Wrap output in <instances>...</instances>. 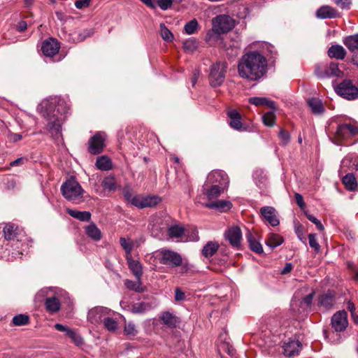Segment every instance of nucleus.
<instances>
[{
    "instance_id": "774afa93",
    "label": "nucleus",
    "mask_w": 358,
    "mask_h": 358,
    "mask_svg": "<svg viewBox=\"0 0 358 358\" xmlns=\"http://www.w3.org/2000/svg\"><path fill=\"white\" fill-rule=\"evenodd\" d=\"M55 328L59 331L65 332L66 335L69 334V331L71 330V329H69L68 327H66L62 324L58 323L55 325Z\"/></svg>"
},
{
    "instance_id": "e2e57ef3",
    "label": "nucleus",
    "mask_w": 358,
    "mask_h": 358,
    "mask_svg": "<svg viewBox=\"0 0 358 358\" xmlns=\"http://www.w3.org/2000/svg\"><path fill=\"white\" fill-rule=\"evenodd\" d=\"M313 296H314V292H312V293L308 294L306 296H305L303 299L301 303L303 304L306 308L310 307V305L312 304Z\"/></svg>"
},
{
    "instance_id": "7ed1b4c3",
    "label": "nucleus",
    "mask_w": 358,
    "mask_h": 358,
    "mask_svg": "<svg viewBox=\"0 0 358 358\" xmlns=\"http://www.w3.org/2000/svg\"><path fill=\"white\" fill-rule=\"evenodd\" d=\"M329 138L338 145L354 144L358 141V123L352 122L338 124L335 131L329 134Z\"/></svg>"
},
{
    "instance_id": "f03ea898",
    "label": "nucleus",
    "mask_w": 358,
    "mask_h": 358,
    "mask_svg": "<svg viewBox=\"0 0 358 358\" xmlns=\"http://www.w3.org/2000/svg\"><path fill=\"white\" fill-rule=\"evenodd\" d=\"M267 60L256 51L245 54L238 65L239 76L250 80L260 79L266 72Z\"/></svg>"
},
{
    "instance_id": "3c124183",
    "label": "nucleus",
    "mask_w": 358,
    "mask_h": 358,
    "mask_svg": "<svg viewBox=\"0 0 358 358\" xmlns=\"http://www.w3.org/2000/svg\"><path fill=\"white\" fill-rule=\"evenodd\" d=\"M103 325L106 329L110 331H115L117 327V322L110 317H103Z\"/></svg>"
},
{
    "instance_id": "7c9ffc66",
    "label": "nucleus",
    "mask_w": 358,
    "mask_h": 358,
    "mask_svg": "<svg viewBox=\"0 0 358 358\" xmlns=\"http://www.w3.org/2000/svg\"><path fill=\"white\" fill-rule=\"evenodd\" d=\"M249 103L256 106H265L272 109L275 108V102L265 97H251L249 99Z\"/></svg>"
},
{
    "instance_id": "ea45409f",
    "label": "nucleus",
    "mask_w": 358,
    "mask_h": 358,
    "mask_svg": "<svg viewBox=\"0 0 358 358\" xmlns=\"http://www.w3.org/2000/svg\"><path fill=\"white\" fill-rule=\"evenodd\" d=\"M96 166L101 171H108L112 169V162L108 157L101 156L97 158Z\"/></svg>"
},
{
    "instance_id": "2f4dec72",
    "label": "nucleus",
    "mask_w": 358,
    "mask_h": 358,
    "mask_svg": "<svg viewBox=\"0 0 358 358\" xmlns=\"http://www.w3.org/2000/svg\"><path fill=\"white\" fill-rule=\"evenodd\" d=\"M343 43L350 52L358 50V34L344 38Z\"/></svg>"
},
{
    "instance_id": "a18cd8bd",
    "label": "nucleus",
    "mask_w": 358,
    "mask_h": 358,
    "mask_svg": "<svg viewBox=\"0 0 358 358\" xmlns=\"http://www.w3.org/2000/svg\"><path fill=\"white\" fill-rule=\"evenodd\" d=\"M198 27H199V24H198V22L196 19H193L192 20H190L189 22H188L185 25V31L187 34H194L197 29H198Z\"/></svg>"
},
{
    "instance_id": "aec40b11",
    "label": "nucleus",
    "mask_w": 358,
    "mask_h": 358,
    "mask_svg": "<svg viewBox=\"0 0 358 358\" xmlns=\"http://www.w3.org/2000/svg\"><path fill=\"white\" fill-rule=\"evenodd\" d=\"M120 244L125 252V257H131V252L134 248H138L140 243L138 241H133L129 238L120 237Z\"/></svg>"
},
{
    "instance_id": "39448f33",
    "label": "nucleus",
    "mask_w": 358,
    "mask_h": 358,
    "mask_svg": "<svg viewBox=\"0 0 358 358\" xmlns=\"http://www.w3.org/2000/svg\"><path fill=\"white\" fill-rule=\"evenodd\" d=\"M227 69V64L224 62H219L211 65L208 79L212 87L220 86L224 83Z\"/></svg>"
},
{
    "instance_id": "393cba45",
    "label": "nucleus",
    "mask_w": 358,
    "mask_h": 358,
    "mask_svg": "<svg viewBox=\"0 0 358 358\" xmlns=\"http://www.w3.org/2000/svg\"><path fill=\"white\" fill-rule=\"evenodd\" d=\"M160 320L162 323L169 328H175L177 324L180 322V320L178 317L168 311L162 313Z\"/></svg>"
},
{
    "instance_id": "f257e3e1",
    "label": "nucleus",
    "mask_w": 358,
    "mask_h": 358,
    "mask_svg": "<svg viewBox=\"0 0 358 358\" xmlns=\"http://www.w3.org/2000/svg\"><path fill=\"white\" fill-rule=\"evenodd\" d=\"M44 110L42 111L43 116L46 119V129L52 136L58 138L61 135L62 126L65 122L69 107L64 100L57 101H45L42 104Z\"/></svg>"
},
{
    "instance_id": "72a5a7b5",
    "label": "nucleus",
    "mask_w": 358,
    "mask_h": 358,
    "mask_svg": "<svg viewBox=\"0 0 358 358\" xmlns=\"http://www.w3.org/2000/svg\"><path fill=\"white\" fill-rule=\"evenodd\" d=\"M222 33L215 30V27L213 26L212 29L209 30L206 36V41L210 45H215L220 41V34Z\"/></svg>"
},
{
    "instance_id": "423d86ee",
    "label": "nucleus",
    "mask_w": 358,
    "mask_h": 358,
    "mask_svg": "<svg viewBox=\"0 0 358 358\" xmlns=\"http://www.w3.org/2000/svg\"><path fill=\"white\" fill-rule=\"evenodd\" d=\"M335 92L343 98L348 100L358 99V85L351 80L345 79L334 87Z\"/></svg>"
},
{
    "instance_id": "680f3d73",
    "label": "nucleus",
    "mask_w": 358,
    "mask_h": 358,
    "mask_svg": "<svg viewBox=\"0 0 358 358\" xmlns=\"http://www.w3.org/2000/svg\"><path fill=\"white\" fill-rule=\"evenodd\" d=\"M279 137L281 139L283 145H286L290 139V135L289 132L284 129H280L279 132Z\"/></svg>"
},
{
    "instance_id": "a19ab883",
    "label": "nucleus",
    "mask_w": 358,
    "mask_h": 358,
    "mask_svg": "<svg viewBox=\"0 0 358 358\" xmlns=\"http://www.w3.org/2000/svg\"><path fill=\"white\" fill-rule=\"evenodd\" d=\"M282 237L277 234H270L266 241V245L271 248H275L279 246L282 243Z\"/></svg>"
},
{
    "instance_id": "cd10ccee",
    "label": "nucleus",
    "mask_w": 358,
    "mask_h": 358,
    "mask_svg": "<svg viewBox=\"0 0 358 358\" xmlns=\"http://www.w3.org/2000/svg\"><path fill=\"white\" fill-rule=\"evenodd\" d=\"M328 55L331 58L343 59L346 55V51L340 45H333L328 50Z\"/></svg>"
},
{
    "instance_id": "603ef678",
    "label": "nucleus",
    "mask_w": 358,
    "mask_h": 358,
    "mask_svg": "<svg viewBox=\"0 0 358 358\" xmlns=\"http://www.w3.org/2000/svg\"><path fill=\"white\" fill-rule=\"evenodd\" d=\"M160 31L161 36L164 41L170 42L173 39L172 33L164 24H160Z\"/></svg>"
},
{
    "instance_id": "20e7f679",
    "label": "nucleus",
    "mask_w": 358,
    "mask_h": 358,
    "mask_svg": "<svg viewBox=\"0 0 358 358\" xmlns=\"http://www.w3.org/2000/svg\"><path fill=\"white\" fill-rule=\"evenodd\" d=\"M61 192L66 199L73 203L83 201L84 190L74 178L66 181L61 187Z\"/></svg>"
},
{
    "instance_id": "5701e85b",
    "label": "nucleus",
    "mask_w": 358,
    "mask_h": 358,
    "mask_svg": "<svg viewBox=\"0 0 358 358\" xmlns=\"http://www.w3.org/2000/svg\"><path fill=\"white\" fill-rule=\"evenodd\" d=\"M153 306L150 302H137L131 305L130 311L133 314H144L153 308Z\"/></svg>"
},
{
    "instance_id": "9d476101",
    "label": "nucleus",
    "mask_w": 358,
    "mask_h": 358,
    "mask_svg": "<svg viewBox=\"0 0 358 358\" xmlns=\"http://www.w3.org/2000/svg\"><path fill=\"white\" fill-rule=\"evenodd\" d=\"M348 324V314L345 310L336 313L331 318L332 328L336 331H343Z\"/></svg>"
},
{
    "instance_id": "69168bd1",
    "label": "nucleus",
    "mask_w": 358,
    "mask_h": 358,
    "mask_svg": "<svg viewBox=\"0 0 358 358\" xmlns=\"http://www.w3.org/2000/svg\"><path fill=\"white\" fill-rule=\"evenodd\" d=\"M90 0H77L75 2V6L77 8L81 9L85 7H87L90 4Z\"/></svg>"
},
{
    "instance_id": "a211bd4d",
    "label": "nucleus",
    "mask_w": 358,
    "mask_h": 358,
    "mask_svg": "<svg viewBox=\"0 0 358 358\" xmlns=\"http://www.w3.org/2000/svg\"><path fill=\"white\" fill-rule=\"evenodd\" d=\"M301 343L298 340L289 339L283 345L284 354L287 357H292L299 354L301 349Z\"/></svg>"
},
{
    "instance_id": "473e14b6",
    "label": "nucleus",
    "mask_w": 358,
    "mask_h": 358,
    "mask_svg": "<svg viewBox=\"0 0 358 358\" xmlns=\"http://www.w3.org/2000/svg\"><path fill=\"white\" fill-rule=\"evenodd\" d=\"M101 185L105 189L109 192H115L120 187L113 176H108L104 178Z\"/></svg>"
},
{
    "instance_id": "052dcab7",
    "label": "nucleus",
    "mask_w": 358,
    "mask_h": 358,
    "mask_svg": "<svg viewBox=\"0 0 358 358\" xmlns=\"http://www.w3.org/2000/svg\"><path fill=\"white\" fill-rule=\"evenodd\" d=\"M295 232L299 239L303 243H306V239L305 237L304 229L301 224H298L297 226H296Z\"/></svg>"
},
{
    "instance_id": "412c9836",
    "label": "nucleus",
    "mask_w": 358,
    "mask_h": 358,
    "mask_svg": "<svg viewBox=\"0 0 358 358\" xmlns=\"http://www.w3.org/2000/svg\"><path fill=\"white\" fill-rule=\"evenodd\" d=\"M230 118L229 125L233 129L241 131L243 129L241 115L236 110H230L227 113Z\"/></svg>"
},
{
    "instance_id": "4c0bfd02",
    "label": "nucleus",
    "mask_w": 358,
    "mask_h": 358,
    "mask_svg": "<svg viewBox=\"0 0 358 358\" xmlns=\"http://www.w3.org/2000/svg\"><path fill=\"white\" fill-rule=\"evenodd\" d=\"M246 238L249 243L250 248L253 252L258 254L263 252L262 245L256 240L255 237L250 231L246 234Z\"/></svg>"
},
{
    "instance_id": "79ce46f5",
    "label": "nucleus",
    "mask_w": 358,
    "mask_h": 358,
    "mask_svg": "<svg viewBox=\"0 0 358 358\" xmlns=\"http://www.w3.org/2000/svg\"><path fill=\"white\" fill-rule=\"evenodd\" d=\"M222 188L218 185H212L209 189H207L205 192L209 202L213 201V200L216 199L221 194Z\"/></svg>"
},
{
    "instance_id": "09e8293b",
    "label": "nucleus",
    "mask_w": 358,
    "mask_h": 358,
    "mask_svg": "<svg viewBox=\"0 0 358 358\" xmlns=\"http://www.w3.org/2000/svg\"><path fill=\"white\" fill-rule=\"evenodd\" d=\"M124 333L126 336L131 338L137 335L138 330L136 328V325L133 322H129L125 324Z\"/></svg>"
},
{
    "instance_id": "c9c22d12",
    "label": "nucleus",
    "mask_w": 358,
    "mask_h": 358,
    "mask_svg": "<svg viewBox=\"0 0 358 358\" xmlns=\"http://www.w3.org/2000/svg\"><path fill=\"white\" fill-rule=\"evenodd\" d=\"M85 232L87 235L94 241H99L101 238V232L94 223L85 227Z\"/></svg>"
},
{
    "instance_id": "6ab92c4d",
    "label": "nucleus",
    "mask_w": 358,
    "mask_h": 358,
    "mask_svg": "<svg viewBox=\"0 0 358 358\" xmlns=\"http://www.w3.org/2000/svg\"><path fill=\"white\" fill-rule=\"evenodd\" d=\"M335 301V292L333 291H328L319 296L318 305L324 307L325 309H329L333 307Z\"/></svg>"
},
{
    "instance_id": "b1692460",
    "label": "nucleus",
    "mask_w": 358,
    "mask_h": 358,
    "mask_svg": "<svg viewBox=\"0 0 358 358\" xmlns=\"http://www.w3.org/2000/svg\"><path fill=\"white\" fill-rule=\"evenodd\" d=\"M129 269L131 271L133 274L135 275L137 280H141L143 269L141 264L137 261L134 260L132 257H129L126 258Z\"/></svg>"
},
{
    "instance_id": "13d9d810",
    "label": "nucleus",
    "mask_w": 358,
    "mask_h": 358,
    "mask_svg": "<svg viewBox=\"0 0 358 358\" xmlns=\"http://www.w3.org/2000/svg\"><path fill=\"white\" fill-rule=\"evenodd\" d=\"M178 2H181L182 0H176ZM173 0H157V3L159 7L163 10H167L171 8Z\"/></svg>"
},
{
    "instance_id": "6e6d98bb",
    "label": "nucleus",
    "mask_w": 358,
    "mask_h": 358,
    "mask_svg": "<svg viewBox=\"0 0 358 358\" xmlns=\"http://www.w3.org/2000/svg\"><path fill=\"white\" fill-rule=\"evenodd\" d=\"M334 3L343 10H348L352 5V0H333Z\"/></svg>"
},
{
    "instance_id": "bf43d9fd",
    "label": "nucleus",
    "mask_w": 358,
    "mask_h": 358,
    "mask_svg": "<svg viewBox=\"0 0 358 358\" xmlns=\"http://www.w3.org/2000/svg\"><path fill=\"white\" fill-rule=\"evenodd\" d=\"M306 216L310 222H312L313 223H314L315 224V226L318 230H320V231L324 230V226L322 225L321 222L319 220H317L315 217H314L313 215H312L310 214H308V213H306Z\"/></svg>"
},
{
    "instance_id": "f8f14e48",
    "label": "nucleus",
    "mask_w": 358,
    "mask_h": 358,
    "mask_svg": "<svg viewBox=\"0 0 358 358\" xmlns=\"http://www.w3.org/2000/svg\"><path fill=\"white\" fill-rule=\"evenodd\" d=\"M104 141L105 134L103 133L96 134L89 141V152L93 155L99 154L103 150Z\"/></svg>"
},
{
    "instance_id": "1a4fd4ad",
    "label": "nucleus",
    "mask_w": 358,
    "mask_h": 358,
    "mask_svg": "<svg viewBox=\"0 0 358 358\" xmlns=\"http://www.w3.org/2000/svg\"><path fill=\"white\" fill-rule=\"evenodd\" d=\"M4 238L7 241H13L16 243L14 246L16 249H20L18 242L22 241V238H24V232L20 230L18 227L13 224H7L3 228Z\"/></svg>"
},
{
    "instance_id": "37998d69",
    "label": "nucleus",
    "mask_w": 358,
    "mask_h": 358,
    "mask_svg": "<svg viewBox=\"0 0 358 358\" xmlns=\"http://www.w3.org/2000/svg\"><path fill=\"white\" fill-rule=\"evenodd\" d=\"M184 228L179 225L171 226L168 229V234L171 238H180L184 234Z\"/></svg>"
},
{
    "instance_id": "dca6fc26",
    "label": "nucleus",
    "mask_w": 358,
    "mask_h": 358,
    "mask_svg": "<svg viewBox=\"0 0 358 358\" xmlns=\"http://www.w3.org/2000/svg\"><path fill=\"white\" fill-rule=\"evenodd\" d=\"M260 212L264 219L273 227H276L280 224L276 210L273 207L264 206L261 208Z\"/></svg>"
},
{
    "instance_id": "49530a36",
    "label": "nucleus",
    "mask_w": 358,
    "mask_h": 358,
    "mask_svg": "<svg viewBox=\"0 0 358 358\" xmlns=\"http://www.w3.org/2000/svg\"><path fill=\"white\" fill-rule=\"evenodd\" d=\"M264 124L268 127H273L275 122V115L273 111H268L262 116Z\"/></svg>"
},
{
    "instance_id": "58836bf2",
    "label": "nucleus",
    "mask_w": 358,
    "mask_h": 358,
    "mask_svg": "<svg viewBox=\"0 0 358 358\" xmlns=\"http://www.w3.org/2000/svg\"><path fill=\"white\" fill-rule=\"evenodd\" d=\"M308 103L312 112L315 114L322 113L324 110L323 103L319 99L312 98L308 100Z\"/></svg>"
},
{
    "instance_id": "de8ad7c7",
    "label": "nucleus",
    "mask_w": 358,
    "mask_h": 358,
    "mask_svg": "<svg viewBox=\"0 0 358 358\" xmlns=\"http://www.w3.org/2000/svg\"><path fill=\"white\" fill-rule=\"evenodd\" d=\"M327 76H336L338 77L341 75L342 72L338 68V65L336 63H331L326 70Z\"/></svg>"
},
{
    "instance_id": "0e129e2a",
    "label": "nucleus",
    "mask_w": 358,
    "mask_h": 358,
    "mask_svg": "<svg viewBox=\"0 0 358 358\" xmlns=\"http://www.w3.org/2000/svg\"><path fill=\"white\" fill-rule=\"evenodd\" d=\"M91 219V213L88 211H81L78 220L83 222L90 221Z\"/></svg>"
},
{
    "instance_id": "a878e982",
    "label": "nucleus",
    "mask_w": 358,
    "mask_h": 358,
    "mask_svg": "<svg viewBox=\"0 0 358 358\" xmlns=\"http://www.w3.org/2000/svg\"><path fill=\"white\" fill-rule=\"evenodd\" d=\"M357 176L354 173H350L346 174L342 179L345 188L349 191H355L358 189Z\"/></svg>"
},
{
    "instance_id": "6e6552de",
    "label": "nucleus",
    "mask_w": 358,
    "mask_h": 358,
    "mask_svg": "<svg viewBox=\"0 0 358 358\" xmlns=\"http://www.w3.org/2000/svg\"><path fill=\"white\" fill-rule=\"evenodd\" d=\"M215 30L225 34L231 31L235 26V22L229 15H220L212 20Z\"/></svg>"
},
{
    "instance_id": "9b49d317",
    "label": "nucleus",
    "mask_w": 358,
    "mask_h": 358,
    "mask_svg": "<svg viewBox=\"0 0 358 358\" xmlns=\"http://www.w3.org/2000/svg\"><path fill=\"white\" fill-rule=\"evenodd\" d=\"M225 238L234 248H238L242 240V232L237 226L229 228L224 233Z\"/></svg>"
},
{
    "instance_id": "0eeeda50",
    "label": "nucleus",
    "mask_w": 358,
    "mask_h": 358,
    "mask_svg": "<svg viewBox=\"0 0 358 358\" xmlns=\"http://www.w3.org/2000/svg\"><path fill=\"white\" fill-rule=\"evenodd\" d=\"M124 196L131 203L132 205L138 207V208L154 207L161 202V198L154 195L143 196L139 194L131 196L128 193H126Z\"/></svg>"
},
{
    "instance_id": "5fc2aeb1",
    "label": "nucleus",
    "mask_w": 358,
    "mask_h": 358,
    "mask_svg": "<svg viewBox=\"0 0 358 358\" xmlns=\"http://www.w3.org/2000/svg\"><path fill=\"white\" fill-rule=\"evenodd\" d=\"M308 241L310 246L313 248L316 252H318L320 251V246L317 241L316 235L315 234H310L308 235Z\"/></svg>"
},
{
    "instance_id": "e433bc0d",
    "label": "nucleus",
    "mask_w": 358,
    "mask_h": 358,
    "mask_svg": "<svg viewBox=\"0 0 358 358\" xmlns=\"http://www.w3.org/2000/svg\"><path fill=\"white\" fill-rule=\"evenodd\" d=\"M208 180L210 182H218L222 185L227 180V175L221 171H214L209 173Z\"/></svg>"
},
{
    "instance_id": "2eb2a0df",
    "label": "nucleus",
    "mask_w": 358,
    "mask_h": 358,
    "mask_svg": "<svg viewBox=\"0 0 358 358\" xmlns=\"http://www.w3.org/2000/svg\"><path fill=\"white\" fill-rule=\"evenodd\" d=\"M110 310L105 307H96L90 310L87 315L88 320L92 323L103 322V317H106Z\"/></svg>"
},
{
    "instance_id": "bb28decb",
    "label": "nucleus",
    "mask_w": 358,
    "mask_h": 358,
    "mask_svg": "<svg viewBox=\"0 0 358 358\" xmlns=\"http://www.w3.org/2000/svg\"><path fill=\"white\" fill-rule=\"evenodd\" d=\"M45 306L49 313L53 314L60 310L61 303L59 300L55 296L48 297L45 300Z\"/></svg>"
},
{
    "instance_id": "864d4df0",
    "label": "nucleus",
    "mask_w": 358,
    "mask_h": 358,
    "mask_svg": "<svg viewBox=\"0 0 358 358\" xmlns=\"http://www.w3.org/2000/svg\"><path fill=\"white\" fill-rule=\"evenodd\" d=\"M69 336L73 342L78 346L83 345V338L78 334L76 331L73 330L69 331V334L67 335Z\"/></svg>"
},
{
    "instance_id": "c03bdc74",
    "label": "nucleus",
    "mask_w": 358,
    "mask_h": 358,
    "mask_svg": "<svg viewBox=\"0 0 358 358\" xmlns=\"http://www.w3.org/2000/svg\"><path fill=\"white\" fill-rule=\"evenodd\" d=\"M29 317L25 314H19L13 317L12 323L14 326H24L29 323Z\"/></svg>"
},
{
    "instance_id": "ddd939ff",
    "label": "nucleus",
    "mask_w": 358,
    "mask_h": 358,
    "mask_svg": "<svg viewBox=\"0 0 358 358\" xmlns=\"http://www.w3.org/2000/svg\"><path fill=\"white\" fill-rule=\"evenodd\" d=\"M182 263V259L179 253L164 248V265L177 267L180 266Z\"/></svg>"
},
{
    "instance_id": "338daca9",
    "label": "nucleus",
    "mask_w": 358,
    "mask_h": 358,
    "mask_svg": "<svg viewBox=\"0 0 358 358\" xmlns=\"http://www.w3.org/2000/svg\"><path fill=\"white\" fill-rule=\"evenodd\" d=\"M294 197H295L296 202L297 203L298 206L301 209H303L305 207L306 204L304 203L303 198L302 195L300 194L299 193H296L294 195Z\"/></svg>"
},
{
    "instance_id": "4be33fe9",
    "label": "nucleus",
    "mask_w": 358,
    "mask_h": 358,
    "mask_svg": "<svg viewBox=\"0 0 358 358\" xmlns=\"http://www.w3.org/2000/svg\"><path fill=\"white\" fill-rule=\"evenodd\" d=\"M148 263L152 266V269L155 270L158 264H163L164 248L157 250L147 256Z\"/></svg>"
},
{
    "instance_id": "4d7b16f0",
    "label": "nucleus",
    "mask_w": 358,
    "mask_h": 358,
    "mask_svg": "<svg viewBox=\"0 0 358 358\" xmlns=\"http://www.w3.org/2000/svg\"><path fill=\"white\" fill-rule=\"evenodd\" d=\"M183 46L185 49L193 51L197 47V41L194 38H189L183 43Z\"/></svg>"
},
{
    "instance_id": "f3484780",
    "label": "nucleus",
    "mask_w": 358,
    "mask_h": 358,
    "mask_svg": "<svg viewBox=\"0 0 358 358\" xmlns=\"http://www.w3.org/2000/svg\"><path fill=\"white\" fill-rule=\"evenodd\" d=\"M315 15L319 19H331L340 17V14L336 8L327 5L320 7L317 10Z\"/></svg>"
},
{
    "instance_id": "c85d7f7f",
    "label": "nucleus",
    "mask_w": 358,
    "mask_h": 358,
    "mask_svg": "<svg viewBox=\"0 0 358 358\" xmlns=\"http://www.w3.org/2000/svg\"><path fill=\"white\" fill-rule=\"evenodd\" d=\"M204 206L212 208V209H218L220 211H227L231 208V203L228 201H210L203 204Z\"/></svg>"
},
{
    "instance_id": "f704fd0d",
    "label": "nucleus",
    "mask_w": 358,
    "mask_h": 358,
    "mask_svg": "<svg viewBox=\"0 0 358 358\" xmlns=\"http://www.w3.org/2000/svg\"><path fill=\"white\" fill-rule=\"evenodd\" d=\"M219 248V244L217 242L209 241L203 248L202 255L205 257H210L214 255Z\"/></svg>"
},
{
    "instance_id": "4468645a",
    "label": "nucleus",
    "mask_w": 358,
    "mask_h": 358,
    "mask_svg": "<svg viewBox=\"0 0 358 358\" xmlns=\"http://www.w3.org/2000/svg\"><path fill=\"white\" fill-rule=\"evenodd\" d=\"M59 48V43L57 40L50 38L43 42L41 51L45 56L52 57L58 53Z\"/></svg>"
},
{
    "instance_id": "8fccbe9b",
    "label": "nucleus",
    "mask_w": 358,
    "mask_h": 358,
    "mask_svg": "<svg viewBox=\"0 0 358 358\" xmlns=\"http://www.w3.org/2000/svg\"><path fill=\"white\" fill-rule=\"evenodd\" d=\"M125 286L131 290H134L138 292H143V288L141 287V280H137V281H132L127 280L125 281Z\"/></svg>"
},
{
    "instance_id": "c756f323",
    "label": "nucleus",
    "mask_w": 358,
    "mask_h": 358,
    "mask_svg": "<svg viewBox=\"0 0 358 358\" xmlns=\"http://www.w3.org/2000/svg\"><path fill=\"white\" fill-rule=\"evenodd\" d=\"M342 166L348 167L350 170L357 171L358 178V157H353L352 155H346L341 162Z\"/></svg>"
}]
</instances>
